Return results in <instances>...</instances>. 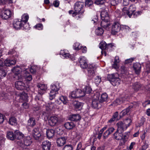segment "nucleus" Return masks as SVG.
<instances>
[{
	"label": "nucleus",
	"instance_id": "obj_51",
	"mask_svg": "<svg viewBox=\"0 0 150 150\" xmlns=\"http://www.w3.org/2000/svg\"><path fill=\"white\" fill-rule=\"evenodd\" d=\"M59 99L64 104H67L68 103V100L67 98L65 96H60Z\"/></svg>",
	"mask_w": 150,
	"mask_h": 150
},
{
	"label": "nucleus",
	"instance_id": "obj_9",
	"mask_svg": "<svg viewBox=\"0 0 150 150\" xmlns=\"http://www.w3.org/2000/svg\"><path fill=\"white\" fill-rule=\"evenodd\" d=\"M80 67L83 69H86L88 67L86 59L84 57H81L79 59Z\"/></svg>",
	"mask_w": 150,
	"mask_h": 150
},
{
	"label": "nucleus",
	"instance_id": "obj_2",
	"mask_svg": "<svg viewBox=\"0 0 150 150\" xmlns=\"http://www.w3.org/2000/svg\"><path fill=\"white\" fill-rule=\"evenodd\" d=\"M109 77L111 79V83L113 85L116 86L120 84V80L117 73L111 74L110 75Z\"/></svg>",
	"mask_w": 150,
	"mask_h": 150
},
{
	"label": "nucleus",
	"instance_id": "obj_27",
	"mask_svg": "<svg viewBox=\"0 0 150 150\" xmlns=\"http://www.w3.org/2000/svg\"><path fill=\"white\" fill-rule=\"evenodd\" d=\"M73 105L76 109H81L83 106V103L78 101H75L73 102Z\"/></svg>",
	"mask_w": 150,
	"mask_h": 150
},
{
	"label": "nucleus",
	"instance_id": "obj_41",
	"mask_svg": "<svg viewBox=\"0 0 150 150\" xmlns=\"http://www.w3.org/2000/svg\"><path fill=\"white\" fill-rule=\"evenodd\" d=\"M83 92H84L85 94L86 93H90L92 91L91 88L89 86H84V88L83 89Z\"/></svg>",
	"mask_w": 150,
	"mask_h": 150
},
{
	"label": "nucleus",
	"instance_id": "obj_53",
	"mask_svg": "<svg viewBox=\"0 0 150 150\" xmlns=\"http://www.w3.org/2000/svg\"><path fill=\"white\" fill-rule=\"evenodd\" d=\"M63 150H73V148L71 145H67L65 146Z\"/></svg>",
	"mask_w": 150,
	"mask_h": 150
},
{
	"label": "nucleus",
	"instance_id": "obj_28",
	"mask_svg": "<svg viewBox=\"0 0 150 150\" xmlns=\"http://www.w3.org/2000/svg\"><path fill=\"white\" fill-rule=\"evenodd\" d=\"M81 118V116L78 114L72 115L69 117L70 120L72 121H77L80 120Z\"/></svg>",
	"mask_w": 150,
	"mask_h": 150
},
{
	"label": "nucleus",
	"instance_id": "obj_14",
	"mask_svg": "<svg viewBox=\"0 0 150 150\" xmlns=\"http://www.w3.org/2000/svg\"><path fill=\"white\" fill-rule=\"evenodd\" d=\"M37 87L39 88L38 90V93L40 94H42L44 93V91L47 88V86L45 84L38 83Z\"/></svg>",
	"mask_w": 150,
	"mask_h": 150
},
{
	"label": "nucleus",
	"instance_id": "obj_49",
	"mask_svg": "<svg viewBox=\"0 0 150 150\" xmlns=\"http://www.w3.org/2000/svg\"><path fill=\"white\" fill-rule=\"evenodd\" d=\"M99 47L102 50L107 49V44L104 41L101 42L99 45Z\"/></svg>",
	"mask_w": 150,
	"mask_h": 150
},
{
	"label": "nucleus",
	"instance_id": "obj_47",
	"mask_svg": "<svg viewBox=\"0 0 150 150\" xmlns=\"http://www.w3.org/2000/svg\"><path fill=\"white\" fill-rule=\"evenodd\" d=\"M103 29L99 27H98L95 31L96 33L98 35H102L103 33Z\"/></svg>",
	"mask_w": 150,
	"mask_h": 150
},
{
	"label": "nucleus",
	"instance_id": "obj_18",
	"mask_svg": "<svg viewBox=\"0 0 150 150\" xmlns=\"http://www.w3.org/2000/svg\"><path fill=\"white\" fill-rule=\"evenodd\" d=\"M101 102L99 100V98H97L93 99L92 102V106L94 108H97L100 107Z\"/></svg>",
	"mask_w": 150,
	"mask_h": 150
},
{
	"label": "nucleus",
	"instance_id": "obj_36",
	"mask_svg": "<svg viewBox=\"0 0 150 150\" xmlns=\"http://www.w3.org/2000/svg\"><path fill=\"white\" fill-rule=\"evenodd\" d=\"M29 18V16L27 13H24L22 16L21 20L23 23H25L28 21Z\"/></svg>",
	"mask_w": 150,
	"mask_h": 150
},
{
	"label": "nucleus",
	"instance_id": "obj_22",
	"mask_svg": "<svg viewBox=\"0 0 150 150\" xmlns=\"http://www.w3.org/2000/svg\"><path fill=\"white\" fill-rule=\"evenodd\" d=\"M57 142L58 146H62L66 142V139L64 137H61L58 138L57 140Z\"/></svg>",
	"mask_w": 150,
	"mask_h": 150
},
{
	"label": "nucleus",
	"instance_id": "obj_19",
	"mask_svg": "<svg viewBox=\"0 0 150 150\" xmlns=\"http://www.w3.org/2000/svg\"><path fill=\"white\" fill-rule=\"evenodd\" d=\"M133 67L136 74H139L141 71V66L140 64L136 63L134 64Z\"/></svg>",
	"mask_w": 150,
	"mask_h": 150
},
{
	"label": "nucleus",
	"instance_id": "obj_63",
	"mask_svg": "<svg viewBox=\"0 0 150 150\" xmlns=\"http://www.w3.org/2000/svg\"><path fill=\"white\" fill-rule=\"evenodd\" d=\"M121 71L122 74L126 73L127 71V69L124 66H122L121 68Z\"/></svg>",
	"mask_w": 150,
	"mask_h": 150
},
{
	"label": "nucleus",
	"instance_id": "obj_11",
	"mask_svg": "<svg viewBox=\"0 0 150 150\" xmlns=\"http://www.w3.org/2000/svg\"><path fill=\"white\" fill-rule=\"evenodd\" d=\"M101 19L102 20L101 23V26L106 30H108L110 27V23L109 22V20Z\"/></svg>",
	"mask_w": 150,
	"mask_h": 150
},
{
	"label": "nucleus",
	"instance_id": "obj_21",
	"mask_svg": "<svg viewBox=\"0 0 150 150\" xmlns=\"http://www.w3.org/2000/svg\"><path fill=\"white\" fill-rule=\"evenodd\" d=\"M64 126L67 130H69L74 127L75 125L72 122H68L65 123Z\"/></svg>",
	"mask_w": 150,
	"mask_h": 150
},
{
	"label": "nucleus",
	"instance_id": "obj_26",
	"mask_svg": "<svg viewBox=\"0 0 150 150\" xmlns=\"http://www.w3.org/2000/svg\"><path fill=\"white\" fill-rule=\"evenodd\" d=\"M32 143V140L30 137L27 136L25 137L24 140V144L26 146H30Z\"/></svg>",
	"mask_w": 150,
	"mask_h": 150
},
{
	"label": "nucleus",
	"instance_id": "obj_62",
	"mask_svg": "<svg viewBox=\"0 0 150 150\" xmlns=\"http://www.w3.org/2000/svg\"><path fill=\"white\" fill-rule=\"evenodd\" d=\"M35 67L34 66H32L30 69V71L32 74H35L36 71Z\"/></svg>",
	"mask_w": 150,
	"mask_h": 150
},
{
	"label": "nucleus",
	"instance_id": "obj_55",
	"mask_svg": "<svg viewBox=\"0 0 150 150\" xmlns=\"http://www.w3.org/2000/svg\"><path fill=\"white\" fill-rule=\"evenodd\" d=\"M34 27L40 30H41L43 29V26L41 23H38L34 26Z\"/></svg>",
	"mask_w": 150,
	"mask_h": 150
},
{
	"label": "nucleus",
	"instance_id": "obj_48",
	"mask_svg": "<svg viewBox=\"0 0 150 150\" xmlns=\"http://www.w3.org/2000/svg\"><path fill=\"white\" fill-rule=\"evenodd\" d=\"M42 94H38L37 96H36L35 98V100L37 101L38 103L39 104H40L42 103L41 102L42 100V98L41 96Z\"/></svg>",
	"mask_w": 150,
	"mask_h": 150
},
{
	"label": "nucleus",
	"instance_id": "obj_46",
	"mask_svg": "<svg viewBox=\"0 0 150 150\" xmlns=\"http://www.w3.org/2000/svg\"><path fill=\"white\" fill-rule=\"evenodd\" d=\"M123 122L127 128L132 123V120L130 118H126L124 120Z\"/></svg>",
	"mask_w": 150,
	"mask_h": 150
},
{
	"label": "nucleus",
	"instance_id": "obj_37",
	"mask_svg": "<svg viewBox=\"0 0 150 150\" xmlns=\"http://www.w3.org/2000/svg\"><path fill=\"white\" fill-rule=\"evenodd\" d=\"M35 124V120L34 118H30L28 121V125L29 126L33 127Z\"/></svg>",
	"mask_w": 150,
	"mask_h": 150
},
{
	"label": "nucleus",
	"instance_id": "obj_24",
	"mask_svg": "<svg viewBox=\"0 0 150 150\" xmlns=\"http://www.w3.org/2000/svg\"><path fill=\"white\" fill-rule=\"evenodd\" d=\"M14 133L15 134V139H21L24 136V135L18 130H15L14 131Z\"/></svg>",
	"mask_w": 150,
	"mask_h": 150
},
{
	"label": "nucleus",
	"instance_id": "obj_23",
	"mask_svg": "<svg viewBox=\"0 0 150 150\" xmlns=\"http://www.w3.org/2000/svg\"><path fill=\"white\" fill-rule=\"evenodd\" d=\"M55 134V131L53 129H49L46 131V135L48 139L52 138Z\"/></svg>",
	"mask_w": 150,
	"mask_h": 150
},
{
	"label": "nucleus",
	"instance_id": "obj_61",
	"mask_svg": "<svg viewBox=\"0 0 150 150\" xmlns=\"http://www.w3.org/2000/svg\"><path fill=\"white\" fill-rule=\"evenodd\" d=\"M119 0H112L111 1V5L113 6H115L119 2Z\"/></svg>",
	"mask_w": 150,
	"mask_h": 150
},
{
	"label": "nucleus",
	"instance_id": "obj_30",
	"mask_svg": "<svg viewBox=\"0 0 150 150\" xmlns=\"http://www.w3.org/2000/svg\"><path fill=\"white\" fill-rule=\"evenodd\" d=\"M128 98V96L127 95L125 96V97H122L119 99H117L115 101V102L117 105L123 103L125 101L127 100Z\"/></svg>",
	"mask_w": 150,
	"mask_h": 150
},
{
	"label": "nucleus",
	"instance_id": "obj_1",
	"mask_svg": "<svg viewBox=\"0 0 150 150\" xmlns=\"http://www.w3.org/2000/svg\"><path fill=\"white\" fill-rule=\"evenodd\" d=\"M123 132L117 130L113 134L114 137L117 140H120V144L122 145H124L127 141L128 137L126 135L123 136Z\"/></svg>",
	"mask_w": 150,
	"mask_h": 150
},
{
	"label": "nucleus",
	"instance_id": "obj_8",
	"mask_svg": "<svg viewBox=\"0 0 150 150\" xmlns=\"http://www.w3.org/2000/svg\"><path fill=\"white\" fill-rule=\"evenodd\" d=\"M120 27L118 22H114L112 26V33L114 35L120 31Z\"/></svg>",
	"mask_w": 150,
	"mask_h": 150
},
{
	"label": "nucleus",
	"instance_id": "obj_17",
	"mask_svg": "<svg viewBox=\"0 0 150 150\" xmlns=\"http://www.w3.org/2000/svg\"><path fill=\"white\" fill-rule=\"evenodd\" d=\"M101 19L110 20V18L106 10H103L100 13Z\"/></svg>",
	"mask_w": 150,
	"mask_h": 150
},
{
	"label": "nucleus",
	"instance_id": "obj_54",
	"mask_svg": "<svg viewBox=\"0 0 150 150\" xmlns=\"http://www.w3.org/2000/svg\"><path fill=\"white\" fill-rule=\"evenodd\" d=\"M101 81V77L97 76L95 78V82L96 85H98Z\"/></svg>",
	"mask_w": 150,
	"mask_h": 150
},
{
	"label": "nucleus",
	"instance_id": "obj_56",
	"mask_svg": "<svg viewBox=\"0 0 150 150\" xmlns=\"http://www.w3.org/2000/svg\"><path fill=\"white\" fill-rule=\"evenodd\" d=\"M105 1V0H96L95 4L97 5L103 4Z\"/></svg>",
	"mask_w": 150,
	"mask_h": 150
},
{
	"label": "nucleus",
	"instance_id": "obj_25",
	"mask_svg": "<svg viewBox=\"0 0 150 150\" xmlns=\"http://www.w3.org/2000/svg\"><path fill=\"white\" fill-rule=\"evenodd\" d=\"M131 107L129 106L126 108V109L123 110L120 113V118L125 115H126L129 114L130 111Z\"/></svg>",
	"mask_w": 150,
	"mask_h": 150
},
{
	"label": "nucleus",
	"instance_id": "obj_31",
	"mask_svg": "<svg viewBox=\"0 0 150 150\" xmlns=\"http://www.w3.org/2000/svg\"><path fill=\"white\" fill-rule=\"evenodd\" d=\"M114 130L115 129L113 127L109 128L104 133L103 137L105 138L107 137L110 134L112 133Z\"/></svg>",
	"mask_w": 150,
	"mask_h": 150
},
{
	"label": "nucleus",
	"instance_id": "obj_43",
	"mask_svg": "<svg viewBox=\"0 0 150 150\" xmlns=\"http://www.w3.org/2000/svg\"><path fill=\"white\" fill-rule=\"evenodd\" d=\"M108 97V96L107 93H103L101 95L100 100L101 103L107 100Z\"/></svg>",
	"mask_w": 150,
	"mask_h": 150
},
{
	"label": "nucleus",
	"instance_id": "obj_35",
	"mask_svg": "<svg viewBox=\"0 0 150 150\" xmlns=\"http://www.w3.org/2000/svg\"><path fill=\"white\" fill-rule=\"evenodd\" d=\"M85 95V93L81 89H78L76 91V96L77 98L82 97Z\"/></svg>",
	"mask_w": 150,
	"mask_h": 150
},
{
	"label": "nucleus",
	"instance_id": "obj_34",
	"mask_svg": "<svg viewBox=\"0 0 150 150\" xmlns=\"http://www.w3.org/2000/svg\"><path fill=\"white\" fill-rule=\"evenodd\" d=\"M21 70V68L19 66H16L14 67L12 71L16 74H18L20 73Z\"/></svg>",
	"mask_w": 150,
	"mask_h": 150
},
{
	"label": "nucleus",
	"instance_id": "obj_45",
	"mask_svg": "<svg viewBox=\"0 0 150 150\" xmlns=\"http://www.w3.org/2000/svg\"><path fill=\"white\" fill-rule=\"evenodd\" d=\"M57 92L51 90L49 93V98L50 100H52L55 97V95L57 94Z\"/></svg>",
	"mask_w": 150,
	"mask_h": 150
},
{
	"label": "nucleus",
	"instance_id": "obj_60",
	"mask_svg": "<svg viewBox=\"0 0 150 150\" xmlns=\"http://www.w3.org/2000/svg\"><path fill=\"white\" fill-rule=\"evenodd\" d=\"M146 73H147V74H148L149 73H150V63H149L146 64Z\"/></svg>",
	"mask_w": 150,
	"mask_h": 150
},
{
	"label": "nucleus",
	"instance_id": "obj_16",
	"mask_svg": "<svg viewBox=\"0 0 150 150\" xmlns=\"http://www.w3.org/2000/svg\"><path fill=\"white\" fill-rule=\"evenodd\" d=\"M51 146V143L50 142L45 141L42 143V147L43 150H50Z\"/></svg>",
	"mask_w": 150,
	"mask_h": 150
},
{
	"label": "nucleus",
	"instance_id": "obj_50",
	"mask_svg": "<svg viewBox=\"0 0 150 150\" xmlns=\"http://www.w3.org/2000/svg\"><path fill=\"white\" fill-rule=\"evenodd\" d=\"M7 70L4 69L0 70V78H2L5 77L6 75Z\"/></svg>",
	"mask_w": 150,
	"mask_h": 150
},
{
	"label": "nucleus",
	"instance_id": "obj_13",
	"mask_svg": "<svg viewBox=\"0 0 150 150\" xmlns=\"http://www.w3.org/2000/svg\"><path fill=\"white\" fill-rule=\"evenodd\" d=\"M15 86L17 89L18 90H22L25 88V84L22 81H18L15 82Z\"/></svg>",
	"mask_w": 150,
	"mask_h": 150
},
{
	"label": "nucleus",
	"instance_id": "obj_64",
	"mask_svg": "<svg viewBox=\"0 0 150 150\" xmlns=\"http://www.w3.org/2000/svg\"><path fill=\"white\" fill-rule=\"evenodd\" d=\"M69 13L70 14H72L73 16H76L77 14V12L74 11L72 10L69 11Z\"/></svg>",
	"mask_w": 150,
	"mask_h": 150
},
{
	"label": "nucleus",
	"instance_id": "obj_29",
	"mask_svg": "<svg viewBox=\"0 0 150 150\" xmlns=\"http://www.w3.org/2000/svg\"><path fill=\"white\" fill-rule=\"evenodd\" d=\"M59 83L56 82L51 86V90L57 92L60 88Z\"/></svg>",
	"mask_w": 150,
	"mask_h": 150
},
{
	"label": "nucleus",
	"instance_id": "obj_3",
	"mask_svg": "<svg viewBox=\"0 0 150 150\" xmlns=\"http://www.w3.org/2000/svg\"><path fill=\"white\" fill-rule=\"evenodd\" d=\"M49 125L54 126L58 125L60 122V119L57 116H52L48 119Z\"/></svg>",
	"mask_w": 150,
	"mask_h": 150
},
{
	"label": "nucleus",
	"instance_id": "obj_42",
	"mask_svg": "<svg viewBox=\"0 0 150 150\" xmlns=\"http://www.w3.org/2000/svg\"><path fill=\"white\" fill-rule=\"evenodd\" d=\"M24 72L26 74L25 78L26 80L28 81H31L32 79V76L30 75L28 73L26 69H25V70L24 71Z\"/></svg>",
	"mask_w": 150,
	"mask_h": 150
},
{
	"label": "nucleus",
	"instance_id": "obj_33",
	"mask_svg": "<svg viewBox=\"0 0 150 150\" xmlns=\"http://www.w3.org/2000/svg\"><path fill=\"white\" fill-rule=\"evenodd\" d=\"M15 134L12 132H7V138L11 140H13L15 139Z\"/></svg>",
	"mask_w": 150,
	"mask_h": 150
},
{
	"label": "nucleus",
	"instance_id": "obj_58",
	"mask_svg": "<svg viewBox=\"0 0 150 150\" xmlns=\"http://www.w3.org/2000/svg\"><path fill=\"white\" fill-rule=\"evenodd\" d=\"M69 97H71L72 98H77L76 96V91H73L71 92L69 95Z\"/></svg>",
	"mask_w": 150,
	"mask_h": 150
},
{
	"label": "nucleus",
	"instance_id": "obj_52",
	"mask_svg": "<svg viewBox=\"0 0 150 150\" xmlns=\"http://www.w3.org/2000/svg\"><path fill=\"white\" fill-rule=\"evenodd\" d=\"M28 96L27 93L23 92L21 94L20 98L24 100H27Z\"/></svg>",
	"mask_w": 150,
	"mask_h": 150
},
{
	"label": "nucleus",
	"instance_id": "obj_57",
	"mask_svg": "<svg viewBox=\"0 0 150 150\" xmlns=\"http://www.w3.org/2000/svg\"><path fill=\"white\" fill-rule=\"evenodd\" d=\"M59 4L60 2L58 0H56L54 1L53 3V4H52L51 6H54L56 7H57L59 6Z\"/></svg>",
	"mask_w": 150,
	"mask_h": 150
},
{
	"label": "nucleus",
	"instance_id": "obj_40",
	"mask_svg": "<svg viewBox=\"0 0 150 150\" xmlns=\"http://www.w3.org/2000/svg\"><path fill=\"white\" fill-rule=\"evenodd\" d=\"M60 54L66 58H69L70 56L69 54L66 50H61L60 51Z\"/></svg>",
	"mask_w": 150,
	"mask_h": 150
},
{
	"label": "nucleus",
	"instance_id": "obj_4",
	"mask_svg": "<svg viewBox=\"0 0 150 150\" xmlns=\"http://www.w3.org/2000/svg\"><path fill=\"white\" fill-rule=\"evenodd\" d=\"M13 15V10H4L1 15L2 18L4 19H7Z\"/></svg>",
	"mask_w": 150,
	"mask_h": 150
},
{
	"label": "nucleus",
	"instance_id": "obj_59",
	"mask_svg": "<svg viewBox=\"0 0 150 150\" xmlns=\"http://www.w3.org/2000/svg\"><path fill=\"white\" fill-rule=\"evenodd\" d=\"M118 113L117 112H116L114 113L112 116V117L115 120H118L120 118H118Z\"/></svg>",
	"mask_w": 150,
	"mask_h": 150
},
{
	"label": "nucleus",
	"instance_id": "obj_10",
	"mask_svg": "<svg viewBox=\"0 0 150 150\" xmlns=\"http://www.w3.org/2000/svg\"><path fill=\"white\" fill-rule=\"evenodd\" d=\"M23 23L21 20L15 19L13 23V27L14 28L17 30L20 29L23 26Z\"/></svg>",
	"mask_w": 150,
	"mask_h": 150
},
{
	"label": "nucleus",
	"instance_id": "obj_44",
	"mask_svg": "<svg viewBox=\"0 0 150 150\" xmlns=\"http://www.w3.org/2000/svg\"><path fill=\"white\" fill-rule=\"evenodd\" d=\"M73 47L75 50H78L81 49L82 47V46L79 42H76L73 45Z\"/></svg>",
	"mask_w": 150,
	"mask_h": 150
},
{
	"label": "nucleus",
	"instance_id": "obj_15",
	"mask_svg": "<svg viewBox=\"0 0 150 150\" xmlns=\"http://www.w3.org/2000/svg\"><path fill=\"white\" fill-rule=\"evenodd\" d=\"M117 125L118 127L117 129L123 132L127 128V127L124 122L121 121L118 122Z\"/></svg>",
	"mask_w": 150,
	"mask_h": 150
},
{
	"label": "nucleus",
	"instance_id": "obj_6",
	"mask_svg": "<svg viewBox=\"0 0 150 150\" xmlns=\"http://www.w3.org/2000/svg\"><path fill=\"white\" fill-rule=\"evenodd\" d=\"M88 67V75L90 77L93 76L95 74V70L97 66L94 64H91Z\"/></svg>",
	"mask_w": 150,
	"mask_h": 150
},
{
	"label": "nucleus",
	"instance_id": "obj_32",
	"mask_svg": "<svg viewBox=\"0 0 150 150\" xmlns=\"http://www.w3.org/2000/svg\"><path fill=\"white\" fill-rule=\"evenodd\" d=\"M84 5V3L81 2H77L74 5V8L75 9H81L83 7Z\"/></svg>",
	"mask_w": 150,
	"mask_h": 150
},
{
	"label": "nucleus",
	"instance_id": "obj_20",
	"mask_svg": "<svg viewBox=\"0 0 150 150\" xmlns=\"http://www.w3.org/2000/svg\"><path fill=\"white\" fill-rule=\"evenodd\" d=\"M16 60L15 59H6L4 62V65L6 66L14 65L16 63Z\"/></svg>",
	"mask_w": 150,
	"mask_h": 150
},
{
	"label": "nucleus",
	"instance_id": "obj_7",
	"mask_svg": "<svg viewBox=\"0 0 150 150\" xmlns=\"http://www.w3.org/2000/svg\"><path fill=\"white\" fill-rule=\"evenodd\" d=\"M123 11L124 13H126L129 18L131 17L132 14H133V16L135 17L138 16L140 15L142 13L141 11H138L135 12L131 10H123Z\"/></svg>",
	"mask_w": 150,
	"mask_h": 150
},
{
	"label": "nucleus",
	"instance_id": "obj_39",
	"mask_svg": "<svg viewBox=\"0 0 150 150\" xmlns=\"http://www.w3.org/2000/svg\"><path fill=\"white\" fill-rule=\"evenodd\" d=\"M9 123L12 125H15L17 124L16 119L14 117H11L9 120Z\"/></svg>",
	"mask_w": 150,
	"mask_h": 150
},
{
	"label": "nucleus",
	"instance_id": "obj_5",
	"mask_svg": "<svg viewBox=\"0 0 150 150\" xmlns=\"http://www.w3.org/2000/svg\"><path fill=\"white\" fill-rule=\"evenodd\" d=\"M88 67V75L90 77L93 76L95 74V70L97 66L94 64H91Z\"/></svg>",
	"mask_w": 150,
	"mask_h": 150
},
{
	"label": "nucleus",
	"instance_id": "obj_12",
	"mask_svg": "<svg viewBox=\"0 0 150 150\" xmlns=\"http://www.w3.org/2000/svg\"><path fill=\"white\" fill-rule=\"evenodd\" d=\"M32 134L34 138L36 140L38 139L41 136V134L38 128H35L33 129Z\"/></svg>",
	"mask_w": 150,
	"mask_h": 150
},
{
	"label": "nucleus",
	"instance_id": "obj_38",
	"mask_svg": "<svg viewBox=\"0 0 150 150\" xmlns=\"http://www.w3.org/2000/svg\"><path fill=\"white\" fill-rule=\"evenodd\" d=\"M141 87V84L138 82L134 83L132 85V88L136 91L139 90Z\"/></svg>",
	"mask_w": 150,
	"mask_h": 150
}]
</instances>
